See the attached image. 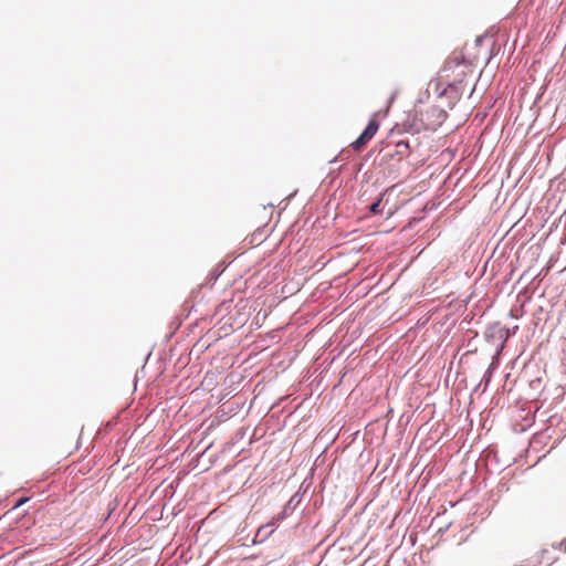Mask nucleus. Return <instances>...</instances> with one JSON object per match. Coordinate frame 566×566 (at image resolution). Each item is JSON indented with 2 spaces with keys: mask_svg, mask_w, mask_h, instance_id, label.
I'll return each instance as SVG.
<instances>
[{
  "mask_svg": "<svg viewBox=\"0 0 566 566\" xmlns=\"http://www.w3.org/2000/svg\"><path fill=\"white\" fill-rule=\"evenodd\" d=\"M370 212H373V213H380L381 212L380 201H377V202H375V203H373L370 206Z\"/></svg>",
  "mask_w": 566,
  "mask_h": 566,
  "instance_id": "20e7f679",
  "label": "nucleus"
},
{
  "mask_svg": "<svg viewBox=\"0 0 566 566\" xmlns=\"http://www.w3.org/2000/svg\"><path fill=\"white\" fill-rule=\"evenodd\" d=\"M408 147H409V146H408V143H407V142H399V143L397 144V148H398V153H399V154H402V149H403V148H405V149H408Z\"/></svg>",
  "mask_w": 566,
  "mask_h": 566,
  "instance_id": "39448f33",
  "label": "nucleus"
},
{
  "mask_svg": "<svg viewBox=\"0 0 566 566\" xmlns=\"http://www.w3.org/2000/svg\"><path fill=\"white\" fill-rule=\"evenodd\" d=\"M472 72V65L462 54L450 56L440 71V77L446 80L449 86L461 84Z\"/></svg>",
  "mask_w": 566,
  "mask_h": 566,
  "instance_id": "f03ea898",
  "label": "nucleus"
},
{
  "mask_svg": "<svg viewBox=\"0 0 566 566\" xmlns=\"http://www.w3.org/2000/svg\"><path fill=\"white\" fill-rule=\"evenodd\" d=\"M379 128V123L376 119H370L367 127L364 129V132L360 134V136L352 143V147L356 151L363 150L366 145L371 140V138L376 135L377 130Z\"/></svg>",
  "mask_w": 566,
  "mask_h": 566,
  "instance_id": "7ed1b4c3",
  "label": "nucleus"
},
{
  "mask_svg": "<svg viewBox=\"0 0 566 566\" xmlns=\"http://www.w3.org/2000/svg\"><path fill=\"white\" fill-rule=\"evenodd\" d=\"M447 113L436 105L415 109L412 118H408L405 127L412 133L420 130H436L446 120Z\"/></svg>",
  "mask_w": 566,
  "mask_h": 566,
  "instance_id": "f257e3e1",
  "label": "nucleus"
},
{
  "mask_svg": "<svg viewBox=\"0 0 566 566\" xmlns=\"http://www.w3.org/2000/svg\"><path fill=\"white\" fill-rule=\"evenodd\" d=\"M27 501H28V499H20V500L17 502L15 506H20V505H22V504H23L24 502H27Z\"/></svg>",
  "mask_w": 566,
  "mask_h": 566,
  "instance_id": "0eeeda50",
  "label": "nucleus"
},
{
  "mask_svg": "<svg viewBox=\"0 0 566 566\" xmlns=\"http://www.w3.org/2000/svg\"><path fill=\"white\" fill-rule=\"evenodd\" d=\"M284 517H285V513H284V512H282V513H280V514L277 515V517L275 518V521H276V522H277V521H282Z\"/></svg>",
  "mask_w": 566,
  "mask_h": 566,
  "instance_id": "423d86ee",
  "label": "nucleus"
}]
</instances>
